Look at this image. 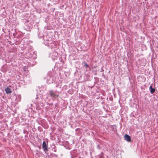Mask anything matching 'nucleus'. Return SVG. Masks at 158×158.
<instances>
[{"label": "nucleus", "mask_w": 158, "mask_h": 158, "mask_svg": "<svg viewBox=\"0 0 158 158\" xmlns=\"http://www.w3.org/2000/svg\"><path fill=\"white\" fill-rule=\"evenodd\" d=\"M5 90L6 93L7 94H10L12 92L10 89L8 87H6L5 89Z\"/></svg>", "instance_id": "obj_3"}, {"label": "nucleus", "mask_w": 158, "mask_h": 158, "mask_svg": "<svg viewBox=\"0 0 158 158\" xmlns=\"http://www.w3.org/2000/svg\"><path fill=\"white\" fill-rule=\"evenodd\" d=\"M84 65L86 67H89V65L86 63H84Z\"/></svg>", "instance_id": "obj_6"}, {"label": "nucleus", "mask_w": 158, "mask_h": 158, "mask_svg": "<svg viewBox=\"0 0 158 158\" xmlns=\"http://www.w3.org/2000/svg\"><path fill=\"white\" fill-rule=\"evenodd\" d=\"M49 94L50 96L53 97H54L55 96H58V95H56L52 91H51L50 92Z\"/></svg>", "instance_id": "obj_4"}, {"label": "nucleus", "mask_w": 158, "mask_h": 158, "mask_svg": "<svg viewBox=\"0 0 158 158\" xmlns=\"http://www.w3.org/2000/svg\"><path fill=\"white\" fill-rule=\"evenodd\" d=\"M42 148L44 151H48V150L47 146L46 145V142L44 141L43 143Z\"/></svg>", "instance_id": "obj_1"}, {"label": "nucleus", "mask_w": 158, "mask_h": 158, "mask_svg": "<svg viewBox=\"0 0 158 158\" xmlns=\"http://www.w3.org/2000/svg\"><path fill=\"white\" fill-rule=\"evenodd\" d=\"M124 138L125 140L126 141L129 142L131 141V137L128 135L125 134L124 135Z\"/></svg>", "instance_id": "obj_2"}, {"label": "nucleus", "mask_w": 158, "mask_h": 158, "mask_svg": "<svg viewBox=\"0 0 158 158\" xmlns=\"http://www.w3.org/2000/svg\"><path fill=\"white\" fill-rule=\"evenodd\" d=\"M150 90V93L151 94H153L155 91V89L152 88V86L151 85L149 87Z\"/></svg>", "instance_id": "obj_5"}]
</instances>
